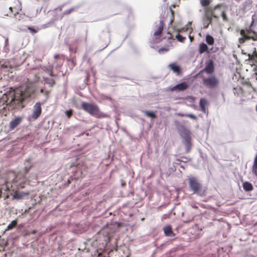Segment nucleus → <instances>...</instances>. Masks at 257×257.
<instances>
[{
    "mask_svg": "<svg viewBox=\"0 0 257 257\" xmlns=\"http://www.w3.org/2000/svg\"><path fill=\"white\" fill-rule=\"evenodd\" d=\"M2 250H4V247H3V246H1L0 247V251H1Z\"/></svg>",
    "mask_w": 257,
    "mask_h": 257,
    "instance_id": "obj_48",
    "label": "nucleus"
},
{
    "mask_svg": "<svg viewBox=\"0 0 257 257\" xmlns=\"http://www.w3.org/2000/svg\"><path fill=\"white\" fill-rule=\"evenodd\" d=\"M125 185H126V183H125L124 182H123H123H122V183H121V186H122V187H124V186H125Z\"/></svg>",
    "mask_w": 257,
    "mask_h": 257,
    "instance_id": "obj_44",
    "label": "nucleus"
},
{
    "mask_svg": "<svg viewBox=\"0 0 257 257\" xmlns=\"http://www.w3.org/2000/svg\"><path fill=\"white\" fill-rule=\"evenodd\" d=\"M169 51V49L168 48H160L158 52L159 53L161 54L163 52H168Z\"/></svg>",
    "mask_w": 257,
    "mask_h": 257,
    "instance_id": "obj_36",
    "label": "nucleus"
},
{
    "mask_svg": "<svg viewBox=\"0 0 257 257\" xmlns=\"http://www.w3.org/2000/svg\"><path fill=\"white\" fill-rule=\"evenodd\" d=\"M82 108L91 115L100 118H107L109 115L100 112L98 106L94 104L83 102L81 103Z\"/></svg>",
    "mask_w": 257,
    "mask_h": 257,
    "instance_id": "obj_3",
    "label": "nucleus"
},
{
    "mask_svg": "<svg viewBox=\"0 0 257 257\" xmlns=\"http://www.w3.org/2000/svg\"><path fill=\"white\" fill-rule=\"evenodd\" d=\"M256 16L255 15H253L252 16V21L251 22V24H250L249 26V28L248 30H241L240 32V34L241 35L242 37L240 38L239 39V42L240 43H244L246 40L253 39L254 40L256 39V38H255L253 36L251 35V34H255V32L251 30V27L253 24V23L255 20V18Z\"/></svg>",
    "mask_w": 257,
    "mask_h": 257,
    "instance_id": "obj_6",
    "label": "nucleus"
},
{
    "mask_svg": "<svg viewBox=\"0 0 257 257\" xmlns=\"http://www.w3.org/2000/svg\"><path fill=\"white\" fill-rule=\"evenodd\" d=\"M221 7V5H217L214 7H208L204 9V16L205 21L204 22V28H207L209 25L212 23V18L218 19L219 18L218 14L216 11L219 9Z\"/></svg>",
    "mask_w": 257,
    "mask_h": 257,
    "instance_id": "obj_4",
    "label": "nucleus"
},
{
    "mask_svg": "<svg viewBox=\"0 0 257 257\" xmlns=\"http://www.w3.org/2000/svg\"><path fill=\"white\" fill-rule=\"evenodd\" d=\"M188 185L190 190L196 195L203 197L207 194V188L203 186L201 182L195 177H190L188 179Z\"/></svg>",
    "mask_w": 257,
    "mask_h": 257,
    "instance_id": "obj_2",
    "label": "nucleus"
},
{
    "mask_svg": "<svg viewBox=\"0 0 257 257\" xmlns=\"http://www.w3.org/2000/svg\"><path fill=\"white\" fill-rule=\"evenodd\" d=\"M199 105L201 110L204 113H208V109L207 108L208 105V101L205 98H201L200 99Z\"/></svg>",
    "mask_w": 257,
    "mask_h": 257,
    "instance_id": "obj_14",
    "label": "nucleus"
},
{
    "mask_svg": "<svg viewBox=\"0 0 257 257\" xmlns=\"http://www.w3.org/2000/svg\"><path fill=\"white\" fill-rule=\"evenodd\" d=\"M144 112L146 115H147V116L152 117L153 118H155L157 117L156 114L153 112L146 110V111H144Z\"/></svg>",
    "mask_w": 257,
    "mask_h": 257,
    "instance_id": "obj_24",
    "label": "nucleus"
},
{
    "mask_svg": "<svg viewBox=\"0 0 257 257\" xmlns=\"http://www.w3.org/2000/svg\"><path fill=\"white\" fill-rule=\"evenodd\" d=\"M26 181L25 177L21 174H18L15 178L13 183L14 185L17 187L18 189L23 188L24 187Z\"/></svg>",
    "mask_w": 257,
    "mask_h": 257,
    "instance_id": "obj_10",
    "label": "nucleus"
},
{
    "mask_svg": "<svg viewBox=\"0 0 257 257\" xmlns=\"http://www.w3.org/2000/svg\"><path fill=\"white\" fill-rule=\"evenodd\" d=\"M54 57L55 59H57L59 57V55L58 54H55Z\"/></svg>",
    "mask_w": 257,
    "mask_h": 257,
    "instance_id": "obj_43",
    "label": "nucleus"
},
{
    "mask_svg": "<svg viewBox=\"0 0 257 257\" xmlns=\"http://www.w3.org/2000/svg\"><path fill=\"white\" fill-rule=\"evenodd\" d=\"M252 172L255 176H257V153L255 155L253 164L252 165Z\"/></svg>",
    "mask_w": 257,
    "mask_h": 257,
    "instance_id": "obj_22",
    "label": "nucleus"
},
{
    "mask_svg": "<svg viewBox=\"0 0 257 257\" xmlns=\"http://www.w3.org/2000/svg\"><path fill=\"white\" fill-rule=\"evenodd\" d=\"M188 87V85L186 82H183L178 84L171 89L172 91H183L186 90Z\"/></svg>",
    "mask_w": 257,
    "mask_h": 257,
    "instance_id": "obj_13",
    "label": "nucleus"
},
{
    "mask_svg": "<svg viewBox=\"0 0 257 257\" xmlns=\"http://www.w3.org/2000/svg\"><path fill=\"white\" fill-rule=\"evenodd\" d=\"M243 189L247 192L251 191L253 190L252 185L249 182H244L242 184Z\"/></svg>",
    "mask_w": 257,
    "mask_h": 257,
    "instance_id": "obj_19",
    "label": "nucleus"
},
{
    "mask_svg": "<svg viewBox=\"0 0 257 257\" xmlns=\"http://www.w3.org/2000/svg\"><path fill=\"white\" fill-rule=\"evenodd\" d=\"M185 116L188 117L192 118L193 119H197V117L195 115H194V114H185Z\"/></svg>",
    "mask_w": 257,
    "mask_h": 257,
    "instance_id": "obj_37",
    "label": "nucleus"
},
{
    "mask_svg": "<svg viewBox=\"0 0 257 257\" xmlns=\"http://www.w3.org/2000/svg\"><path fill=\"white\" fill-rule=\"evenodd\" d=\"M165 23L164 20H161L158 23H156L154 28V34L153 35V41L154 43H157L162 41L161 34L164 29Z\"/></svg>",
    "mask_w": 257,
    "mask_h": 257,
    "instance_id": "obj_5",
    "label": "nucleus"
},
{
    "mask_svg": "<svg viewBox=\"0 0 257 257\" xmlns=\"http://www.w3.org/2000/svg\"><path fill=\"white\" fill-rule=\"evenodd\" d=\"M241 84L243 85H246L248 88H251L252 87V84L248 80L242 81Z\"/></svg>",
    "mask_w": 257,
    "mask_h": 257,
    "instance_id": "obj_30",
    "label": "nucleus"
},
{
    "mask_svg": "<svg viewBox=\"0 0 257 257\" xmlns=\"http://www.w3.org/2000/svg\"><path fill=\"white\" fill-rule=\"evenodd\" d=\"M34 93V90L31 87H27L24 90L21 88H17L5 94L0 103L15 108L20 106L24 100L31 97Z\"/></svg>",
    "mask_w": 257,
    "mask_h": 257,
    "instance_id": "obj_1",
    "label": "nucleus"
},
{
    "mask_svg": "<svg viewBox=\"0 0 257 257\" xmlns=\"http://www.w3.org/2000/svg\"><path fill=\"white\" fill-rule=\"evenodd\" d=\"M191 207L194 209H198V207L195 205H191Z\"/></svg>",
    "mask_w": 257,
    "mask_h": 257,
    "instance_id": "obj_42",
    "label": "nucleus"
},
{
    "mask_svg": "<svg viewBox=\"0 0 257 257\" xmlns=\"http://www.w3.org/2000/svg\"><path fill=\"white\" fill-rule=\"evenodd\" d=\"M252 8V2L250 1H246L243 4V9L247 11L250 10Z\"/></svg>",
    "mask_w": 257,
    "mask_h": 257,
    "instance_id": "obj_20",
    "label": "nucleus"
},
{
    "mask_svg": "<svg viewBox=\"0 0 257 257\" xmlns=\"http://www.w3.org/2000/svg\"><path fill=\"white\" fill-rule=\"evenodd\" d=\"M32 233V234H35L36 233V231L33 230Z\"/></svg>",
    "mask_w": 257,
    "mask_h": 257,
    "instance_id": "obj_49",
    "label": "nucleus"
},
{
    "mask_svg": "<svg viewBox=\"0 0 257 257\" xmlns=\"http://www.w3.org/2000/svg\"><path fill=\"white\" fill-rule=\"evenodd\" d=\"M254 57L257 59V53L256 52H254L251 56L249 55V58L251 60H252Z\"/></svg>",
    "mask_w": 257,
    "mask_h": 257,
    "instance_id": "obj_39",
    "label": "nucleus"
},
{
    "mask_svg": "<svg viewBox=\"0 0 257 257\" xmlns=\"http://www.w3.org/2000/svg\"><path fill=\"white\" fill-rule=\"evenodd\" d=\"M189 38L191 41H192L193 40V37H192L191 36H189Z\"/></svg>",
    "mask_w": 257,
    "mask_h": 257,
    "instance_id": "obj_46",
    "label": "nucleus"
},
{
    "mask_svg": "<svg viewBox=\"0 0 257 257\" xmlns=\"http://www.w3.org/2000/svg\"><path fill=\"white\" fill-rule=\"evenodd\" d=\"M22 120V118L20 116L16 117L14 119H13L10 122V128L11 130H14L15 127H16L18 125L20 124Z\"/></svg>",
    "mask_w": 257,
    "mask_h": 257,
    "instance_id": "obj_15",
    "label": "nucleus"
},
{
    "mask_svg": "<svg viewBox=\"0 0 257 257\" xmlns=\"http://www.w3.org/2000/svg\"><path fill=\"white\" fill-rule=\"evenodd\" d=\"M45 81L49 84L51 86H52L55 84V81L53 79L45 78Z\"/></svg>",
    "mask_w": 257,
    "mask_h": 257,
    "instance_id": "obj_28",
    "label": "nucleus"
},
{
    "mask_svg": "<svg viewBox=\"0 0 257 257\" xmlns=\"http://www.w3.org/2000/svg\"><path fill=\"white\" fill-rule=\"evenodd\" d=\"M221 16L223 18V20L225 21H227V15L225 12V11H222L221 12Z\"/></svg>",
    "mask_w": 257,
    "mask_h": 257,
    "instance_id": "obj_33",
    "label": "nucleus"
},
{
    "mask_svg": "<svg viewBox=\"0 0 257 257\" xmlns=\"http://www.w3.org/2000/svg\"><path fill=\"white\" fill-rule=\"evenodd\" d=\"M168 36L167 37V38L168 39H172V35L170 33H168Z\"/></svg>",
    "mask_w": 257,
    "mask_h": 257,
    "instance_id": "obj_41",
    "label": "nucleus"
},
{
    "mask_svg": "<svg viewBox=\"0 0 257 257\" xmlns=\"http://www.w3.org/2000/svg\"><path fill=\"white\" fill-rule=\"evenodd\" d=\"M199 52L200 54H202L204 52L209 53L208 48L207 45L204 43H201L199 45Z\"/></svg>",
    "mask_w": 257,
    "mask_h": 257,
    "instance_id": "obj_18",
    "label": "nucleus"
},
{
    "mask_svg": "<svg viewBox=\"0 0 257 257\" xmlns=\"http://www.w3.org/2000/svg\"><path fill=\"white\" fill-rule=\"evenodd\" d=\"M42 112L41 104L40 102H37L33 107L32 118L34 119L38 118Z\"/></svg>",
    "mask_w": 257,
    "mask_h": 257,
    "instance_id": "obj_11",
    "label": "nucleus"
},
{
    "mask_svg": "<svg viewBox=\"0 0 257 257\" xmlns=\"http://www.w3.org/2000/svg\"><path fill=\"white\" fill-rule=\"evenodd\" d=\"M256 111H257V105H256Z\"/></svg>",
    "mask_w": 257,
    "mask_h": 257,
    "instance_id": "obj_51",
    "label": "nucleus"
},
{
    "mask_svg": "<svg viewBox=\"0 0 257 257\" xmlns=\"http://www.w3.org/2000/svg\"><path fill=\"white\" fill-rule=\"evenodd\" d=\"M178 115L179 116H185V114H182V113H178Z\"/></svg>",
    "mask_w": 257,
    "mask_h": 257,
    "instance_id": "obj_45",
    "label": "nucleus"
},
{
    "mask_svg": "<svg viewBox=\"0 0 257 257\" xmlns=\"http://www.w3.org/2000/svg\"><path fill=\"white\" fill-rule=\"evenodd\" d=\"M176 38L177 39V40L180 42H184V41L186 40V38L184 37H183L182 35L180 34H178L176 36Z\"/></svg>",
    "mask_w": 257,
    "mask_h": 257,
    "instance_id": "obj_29",
    "label": "nucleus"
},
{
    "mask_svg": "<svg viewBox=\"0 0 257 257\" xmlns=\"http://www.w3.org/2000/svg\"><path fill=\"white\" fill-rule=\"evenodd\" d=\"M205 40L209 45H213L214 43V39L213 37L210 35H207L206 36Z\"/></svg>",
    "mask_w": 257,
    "mask_h": 257,
    "instance_id": "obj_21",
    "label": "nucleus"
},
{
    "mask_svg": "<svg viewBox=\"0 0 257 257\" xmlns=\"http://www.w3.org/2000/svg\"><path fill=\"white\" fill-rule=\"evenodd\" d=\"M214 70V62L213 60H209L207 63L205 68L201 72H205L208 74H212Z\"/></svg>",
    "mask_w": 257,
    "mask_h": 257,
    "instance_id": "obj_12",
    "label": "nucleus"
},
{
    "mask_svg": "<svg viewBox=\"0 0 257 257\" xmlns=\"http://www.w3.org/2000/svg\"><path fill=\"white\" fill-rule=\"evenodd\" d=\"M255 75H257V70H256V71L255 72Z\"/></svg>",
    "mask_w": 257,
    "mask_h": 257,
    "instance_id": "obj_50",
    "label": "nucleus"
},
{
    "mask_svg": "<svg viewBox=\"0 0 257 257\" xmlns=\"http://www.w3.org/2000/svg\"><path fill=\"white\" fill-rule=\"evenodd\" d=\"M163 231L166 236L174 237L175 236V233L173 231L172 228L170 225L165 226L163 228Z\"/></svg>",
    "mask_w": 257,
    "mask_h": 257,
    "instance_id": "obj_16",
    "label": "nucleus"
},
{
    "mask_svg": "<svg viewBox=\"0 0 257 257\" xmlns=\"http://www.w3.org/2000/svg\"><path fill=\"white\" fill-rule=\"evenodd\" d=\"M179 131L181 137L185 141V143L187 148V152H188L191 146L190 132L184 126L181 127Z\"/></svg>",
    "mask_w": 257,
    "mask_h": 257,
    "instance_id": "obj_7",
    "label": "nucleus"
},
{
    "mask_svg": "<svg viewBox=\"0 0 257 257\" xmlns=\"http://www.w3.org/2000/svg\"><path fill=\"white\" fill-rule=\"evenodd\" d=\"M32 166L31 164H30L28 166H25V170L26 173H28V172L30 170V169L32 168Z\"/></svg>",
    "mask_w": 257,
    "mask_h": 257,
    "instance_id": "obj_38",
    "label": "nucleus"
},
{
    "mask_svg": "<svg viewBox=\"0 0 257 257\" xmlns=\"http://www.w3.org/2000/svg\"><path fill=\"white\" fill-rule=\"evenodd\" d=\"M28 29L30 31V32L32 33V34H35L37 32V30H36V29H35L34 28H32V27H28Z\"/></svg>",
    "mask_w": 257,
    "mask_h": 257,
    "instance_id": "obj_34",
    "label": "nucleus"
},
{
    "mask_svg": "<svg viewBox=\"0 0 257 257\" xmlns=\"http://www.w3.org/2000/svg\"><path fill=\"white\" fill-rule=\"evenodd\" d=\"M40 92L41 93H43L44 94L46 100L47 99H48V98H49V93H50L49 91H48V90L45 91L44 89H41Z\"/></svg>",
    "mask_w": 257,
    "mask_h": 257,
    "instance_id": "obj_27",
    "label": "nucleus"
},
{
    "mask_svg": "<svg viewBox=\"0 0 257 257\" xmlns=\"http://www.w3.org/2000/svg\"><path fill=\"white\" fill-rule=\"evenodd\" d=\"M201 5L205 8L210 7L209 5L211 3V0H200Z\"/></svg>",
    "mask_w": 257,
    "mask_h": 257,
    "instance_id": "obj_23",
    "label": "nucleus"
},
{
    "mask_svg": "<svg viewBox=\"0 0 257 257\" xmlns=\"http://www.w3.org/2000/svg\"><path fill=\"white\" fill-rule=\"evenodd\" d=\"M170 11H171V14H172V18L170 20V25H172V23L173 22V21L174 20V12L172 9H170Z\"/></svg>",
    "mask_w": 257,
    "mask_h": 257,
    "instance_id": "obj_35",
    "label": "nucleus"
},
{
    "mask_svg": "<svg viewBox=\"0 0 257 257\" xmlns=\"http://www.w3.org/2000/svg\"><path fill=\"white\" fill-rule=\"evenodd\" d=\"M74 10H75V8H72L66 11L65 12H64L63 13V15H69L70 13H71L73 11H74Z\"/></svg>",
    "mask_w": 257,
    "mask_h": 257,
    "instance_id": "obj_31",
    "label": "nucleus"
},
{
    "mask_svg": "<svg viewBox=\"0 0 257 257\" xmlns=\"http://www.w3.org/2000/svg\"><path fill=\"white\" fill-rule=\"evenodd\" d=\"M72 110L70 109L69 110L66 111L65 113L68 118H70L72 115Z\"/></svg>",
    "mask_w": 257,
    "mask_h": 257,
    "instance_id": "obj_32",
    "label": "nucleus"
},
{
    "mask_svg": "<svg viewBox=\"0 0 257 257\" xmlns=\"http://www.w3.org/2000/svg\"><path fill=\"white\" fill-rule=\"evenodd\" d=\"M187 30H188V28H183L177 30V32L179 33H180V32H182L183 31H186Z\"/></svg>",
    "mask_w": 257,
    "mask_h": 257,
    "instance_id": "obj_40",
    "label": "nucleus"
},
{
    "mask_svg": "<svg viewBox=\"0 0 257 257\" xmlns=\"http://www.w3.org/2000/svg\"><path fill=\"white\" fill-rule=\"evenodd\" d=\"M62 17H63V16H61L60 18H59V19H61L62 18ZM57 19H58V18H55V19H54V20H56Z\"/></svg>",
    "mask_w": 257,
    "mask_h": 257,
    "instance_id": "obj_47",
    "label": "nucleus"
},
{
    "mask_svg": "<svg viewBox=\"0 0 257 257\" xmlns=\"http://www.w3.org/2000/svg\"><path fill=\"white\" fill-rule=\"evenodd\" d=\"M17 224V222L16 220L12 221L10 224H9L7 226V230H10L14 228H15Z\"/></svg>",
    "mask_w": 257,
    "mask_h": 257,
    "instance_id": "obj_25",
    "label": "nucleus"
},
{
    "mask_svg": "<svg viewBox=\"0 0 257 257\" xmlns=\"http://www.w3.org/2000/svg\"><path fill=\"white\" fill-rule=\"evenodd\" d=\"M218 80L214 76H212L207 78H203V84L210 88H215L218 84Z\"/></svg>",
    "mask_w": 257,
    "mask_h": 257,
    "instance_id": "obj_8",
    "label": "nucleus"
},
{
    "mask_svg": "<svg viewBox=\"0 0 257 257\" xmlns=\"http://www.w3.org/2000/svg\"><path fill=\"white\" fill-rule=\"evenodd\" d=\"M235 91L234 93L235 94H237V95H239L240 94H243L244 92L240 87H237L236 88H234Z\"/></svg>",
    "mask_w": 257,
    "mask_h": 257,
    "instance_id": "obj_26",
    "label": "nucleus"
},
{
    "mask_svg": "<svg viewBox=\"0 0 257 257\" xmlns=\"http://www.w3.org/2000/svg\"><path fill=\"white\" fill-rule=\"evenodd\" d=\"M169 67L175 73L179 74L181 72V68L176 63H172L169 64Z\"/></svg>",
    "mask_w": 257,
    "mask_h": 257,
    "instance_id": "obj_17",
    "label": "nucleus"
},
{
    "mask_svg": "<svg viewBox=\"0 0 257 257\" xmlns=\"http://www.w3.org/2000/svg\"><path fill=\"white\" fill-rule=\"evenodd\" d=\"M19 9L16 7H10L8 12H6L5 11H3L2 13L4 16H12L13 15L14 16L16 20L20 21L23 18V15L19 14Z\"/></svg>",
    "mask_w": 257,
    "mask_h": 257,
    "instance_id": "obj_9",
    "label": "nucleus"
}]
</instances>
